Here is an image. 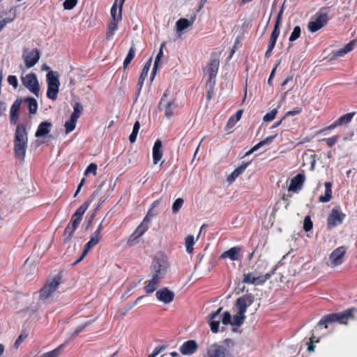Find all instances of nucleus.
<instances>
[{
    "label": "nucleus",
    "mask_w": 357,
    "mask_h": 357,
    "mask_svg": "<svg viewBox=\"0 0 357 357\" xmlns=\"http://www.w3.org/2000/svg\"><path fill=\"white\" fill-rule=\"evenodd\" d=\"M13 142L15 157L20 161H24L28 144V133L24 124L19 123L17 125Z\"/></svg>",
    "instance_id": "obj_1"
},
{
    "label": "nucleus",
    "mask_w": 357,
    "mask_h": 357,
    "mask_svg": "<svg viewBox=\"0 0 357 357\" xmlns=\"http://www.w3.org/2000/svg\"><path fill=\"white\" fill-rule=\"evenodd\" d=\"M355 312H357V310L353 307L347 309L341 312H335L324 315L318 322L317 327L324 326L325 328H327L328 324L333 323L347 324L349 319H354V314Z\"/></svg>",
    "instance_id": "obj_2"
},
{
    "label": "nucleus",
    "mask_w": 357,
    "mask_h": 357,
    "mask_svg": "<svg viewBox=\"0 0 357 357\" xmlns=\"http://www.w3.org/2000/svg\"><path fill=\"white\" fill-rule=\"evenodd\" d=\"M254 300L255 296L250 293L246 294L236 299L235 307L238 310V312L233 317L231 321L232 326L238 327L243 324L245 319V313L246 312L247 308L253 303Z\"/></svg>",
    "instance_id": "obj_3"
},
{
    "label": "nucleus",
    "mask_w": 357,
    "mask_h": 357,
    "mask_svg": "<svg viewBox=\"0 0 357 357\" xmlns=\"http://www.w3.org/2000/svg\"><path fill=\"white\" fill-rule=\"evenodd\" d=\"M169 267V261L167 257L163 254L158 255L151 264L152 276H157V278L162 280Z\"/></svg>",
    "instance_id": "obj_4"
},
{
    "label": "nucleus",
    "mask_w": 357,
    "mask_h": 357,
    "mask_svg": "<svg viewBox=\"0 0 357 357\" xmlns=\"http://www.w3.org/2000/svg\"><path fill=\"white\" fill-rule=\"evenodd\" d=\"M329 17L326 9L322 8L311 17L307 24V29L310 32L314 33L326 26Z\"/></svg>",
    "instance_id": "obj_5"
},
{
    "label": "nucleus",
    "mask_w": 357,
    "mask_h": 357,
    "mask_svg": "<svg viewBox=\"0 0 357 357\" xmlns=\"http://www.w3.org/2000/svg\"><path fill=\"white\" fill-rule=\"evenodd\" d=\"M275 270L276 266L265 275H259L256 272L244 274L242 282L245 284L262 285L275 274Z\"/></svg>",
    "instance_id": "obj_6"
},
{
    "label": "nucleus",
    "mask_w": 357,
    "mask_h": 357,
    "mask_svg": "<svg viewBox=\"0 0 357 357\" xmlns=\"http://www.w3.org/2000/svg\"><path fill=\"white\" fill-rule=\"evenodd\" d=\"M61 275L58 274L54 276L51 281L47 282L40 291V298H48L57 289L61 282Z\"/></svg>",
    "instance_id": "obj_7"
},
{
    "label": "nucleus",
    "mask_w": 357,
    "mask_h": 357,
    "mask_svg": "<svg viewBox=\"0 0 357 357\" xmlns=\"http://www.w3.org/2000/svg\"><path fill=\"white\" fill-rule=\"evenodd\" d=\"M347 248L344 245L340 246L335 249L329 255L330 264L328 266L335 267L341 265L344 261V257Z\"/></svg>",
    "instance_id": "obj_8"
},
{
    "label": "nucleus",
    "mask_w": 357,
    "mask_h": 357,
    "mask_svg": "<svg viewBox=\"0 0 357 357\" xmlns=\"http://www.w3.org/2000/svg\"><path fill=\"white\" fill-rule=\"evenodd\" d=\"M102 239V234L94 231L90 236V240L84 245V250L79 258L77 259L73 265H76L80 261H82L85 257L87 255L88 252L97 244H98Z\"/></svg>",
    "instance_id": "obj_9"
},
{
    "label": "nucleus",
    "mask_w": 357,
    "mask_h": 357,
    "mask_svg": "<svg viewBox=\"0 0 357 357\" xmlns=\"http://www.w3.org/2000/svg\"><path fill=\"white\" fill-rule=\"evenodd\" d=\"M346 214L342 213L340 207L333 208L327 218V227L328 229H332L337 225H341Z\"/></svg>",
    "instance_id": "obj_10"
},
{
    "label": "nucleus",
    "mask_w": 357,
    "mask_h": 357,
    "mask_svg": "<svg viewBox=\"0 0 357 357\" xmlns=\"http://www.w3.org/2000/svg\"><path fill=\"white\" fill-rule=\"evenodd\" d=\"M23 85L26 87L31 93L38 97L40 92V86L35 73H31L22 78Z\"/></svg>",
    "instance_id": "obj_11"
},
{
    "label": "nucleus",
    "mask_w": 357,
    "mask_h": 357,
    "mask_svg": "<svg viewBox=\"0 0 357 357\" xmlns=\"http://www.w3.org/2000/svg\"><path fill=\"white\" fill-rule=\"evenodd\" d=\"M219 66V59L211 58L206 67L203 69L204 78H206V79L216 80Z\"/></svg>",
    "instance_id": "obj_12"
},
{
    "label": "nucleus",
    "mask_w": 357,
    "mask_h": 357,
    "mask_svg": "<svg viewBox=\"0 0 357 357\" xmlns=\"http://www.w3.org/2000/svg\"><path fill=\"white\" fill-rule=\"evenodd\" d=\"M207 357H231L229 349L224 345L213 344L207 349Z\"/></svg>",
    "instance_id": "obj_13"
},
{
    "label": "nucleus",
    "mask_w": 357,
    "mask_h": 357,
    "mask_svg": "<svg viewBox=\"0 0 357 357\" xmlns=\"http://www.w3.org/2000/svg\"><path fill=\"white\" fill-rule=\"evenodd\" d=\"M283 11H284V8H283V7H282L278 16H277L276 21H275V23L274 25V28L272 31V33H271L270 38H269V41L268 43V46H269V47H275V46L277 40L278 38V36H279L280 32V24L282 23V20Z\"/></svg>",
    "instance_id": "obj_14"
},
{
    "label": "nucleus",
    "mask_w": 357,
    "mask_h": 357,
    "mask_svg": "<svg viewBox=\"0 0 357 357\" xmlns=\"http://www.w3.org/2000/svg\"><path fill=\"white\" fill-rule=\"evenodd\" d=\"M305 179V176L303 174H298L291 179L288 190L289 192H298L303 188Z\"/></svg>",
    "instance_id": "obj_15"
},
{
    "label": "nucleus",
    "mask_w": 357,
    "mask_h": 357,
    "mask_svg": "<svg viewBox=\"0 0 357 357\" xmlns=\"http://www.w3.org/2000/svg\"><path fill=\"white\" fill-rule=\"evenodd\" d=\"M40 54L38 49L32 50L29 54H23L24 60L26 68H30L34 66L40 59Z\"/></svg>",
    "instance_id": "obj_16"
},
{
    "label": "nucleus",
    "mask_w": 357,
    "mask_h": 357,
    "mask_svg": "<svg viewBox=\"0 0 357 357\" xmlns=\"http://www.w3.org/2000/svg\"><path fill=\"white\" fill-rule=\"evenodd\" d=\"M157 299L165 304L170 303L174 298V293L167 287H163L155 294Z\"/></svg>",
    "instance_id": "obj_17"
},
{
    "label": "nucleus",
    "mask_w": 357,
    "mask_h": 357,
    "mask_svg": "<svg viewBox=\"0 0 357 357\" xmlns=\"http://www.w3.org/2000/svg\"><path fill=\"white\" fill-rule=\"evenodd\" d=\"M197 349L198 345L196 341L190 340L183 342L179 351L183 355H192L197 351Z\"/></svg>",
    "instance_id": "obj_18"
},
{
    "label": "nucleus",
    "mask_w": 357,
    "mask_h": 357,
    "mask_svg": "<svg viewBox=\"0 0 357 357\" xmlns=\"http://www.w3.org/2000/svg\"><path fill=\"white\" fill-rule=\"evenodd\" d=\"M21 103V99L17 98L11 106L10 112V123L13 126L16 125L19 119Z\"/></svg>",
    "instance_id": "obj_19"
},
{
    "label": "nucleus",
    "mask_w": 357,
    "mask_h": 357,
    "mask_svg": "<svg viewBox=\"0 0 357 357\" xmlns=\"http://www.w3.org/2000/svg\"><path fill=\"white\" fill-rule=\"evenodd\" d=\"M241 251V248L240 247H233L229 249L227 251H225L221 255V259H227L229 258L231 261H238L241 259L240 252Z\"/></svg>",
    "instance_id": "obj_20"
},
{
    "label": "nucleus",
    "mask_w": 357,
    "mask_h": 357,
    "mask_svg": "<svg viewBox=\"0 0 357 357\" xmlns=\"http://www.w3.org/2000/svg\"><path fill=\"white\" fill-rule=\"evenodd\" d=\"M151 65V59H150L145 63L144 68H142V70L141 72V74H140V76H139V80H138V83H137L138 90H137V98L139 95V93H140L141 89L142 88L144 82L146 77H147V75H148L149 70L150 69Z\"/></svg>",
    "instance_id": "obj_21"
},
{
    "label": "nucleus",
    "mask_w": 357,
    "mask_h": 357,
    "mask_svg": "<svg viewBox=\"0 0 357 357\" xmlns=\"http://www.w3.org/2000/svg\"><path fill=\"white\" fill-rule=\"evenodd\" d=\"M98 195H99V190H95L91 195L88 201L85 202L82 205H81L76 210V211L74 214L82 218L83 215L84 214L85 211L87 210V208L89 206L90 202H91L93 199H95L96 197L98 196Z\"/></svg>",
    "instance_id": "obj_22"
},
{
    "label": "nucleus",
    "mask_w": 357,
    "mask_h": 357,
    "mask_svg": "<svg viewBox=\"0 0 357 357\" xmlns=\"http://www.w3.org/2000/svg\"><path fill=\"white\" fill-rule=\"evenodd\" d=\"M162 141L160 139H157L153 147V160L154 164H157L162 159Z\"/></svg>",
    "instance_id": "obj_23"
},
{
    "label": "nucleus",
    "mask_w": 357,
    "mask_h": 357,
    "mask_svg": "<svg viewBox=\"0 0 357 357\" xmlns=\"http://www.w3.org/2000/svg\"><path fill=\"white\" fill-rule=\"evenodd\" d=\"M160 280L157 278V276H152V278L144 282V291L146 294H151L154 292L158 288Z\"/></svg>",
    "instance_id": "obj_24"
},
{
    "label": "nucleus",
    "mask_w": 357,
    "mask_h": 357,
    "mask_svg": "<svg viewBox=\"0 0 357 357\" xmlns=\"http://www.w3.org/2000/svg\"><path fill=\"white\" fill-rule=\"evenodd\" d=\"M222 307H219L215 312L210 314V327L213 333H216L219 330L220 321L214 320L221 312Z\"/></svg>",
    "instance_id": "obj_25"
},
{
    "label": "nucleus",
    "mask_w": 357,
    "mask_h": 357,
    "mask_svg": "<svg viewBox=\"0 0 357 357\" xmlns=\"http://www.w3.org/2000/svg\"><path fill=\"white\" fill-rule=\"evenodd\" d=\"M52 126V125L50 122H48V121L41 122L38 127V129L35 133V136L36 137H40L47 135L50 132V128H51Z\"/></svg>",
    "instance_id": "obj_26"
},
{
    "label": "nucleus",
    "mask_w": 357,
    "mask_h": 357,
    "mask_svg": "<svg viewBox=\"0 0 357 357\" xmlns=\"http://www.w3.org/2000/svg\"><path fill=\"white\" fill-rule=\"evenodd\" d=\"M325 185V194L324 195H321L319 197V201L322 203L328 202L333 197L332 192V186L333 184L331 182L327 181L324 183Z\"/></svg>",
    "instance_id": "obj_27"
},
{
    "label": "nucleus",
    "mask_w": 357,
    "mask_h": 357,
    "mask_svg": "<svg viewBox=\"0 0 357 357\" xmlns=\"http://www.w3.org/2000/svg\"><path fill=\"white\" fill-rule=\"evenodd\" d=\"M249 164V162H245L236 168L227 177V181L229 183H232L237 178V177L239 176L240 174L244 172Z\"/></svg>",
    "instance_id": "obj_28"
},
{
    "label": "nucleus",
    "mask_w": 357,
    "mask_h": 357,
    "mask_svg": "<svg viewBox=\"0 0 357 357\" xmlns=\"http://www.w3.org/2000/svg\"><path fill=\"white\" fill-rule=\"evenodd\" d=\"M276 136H277V135L269 136V137H266V139L261 140L258 144L255 145L251 149H250L248 151H247L244 156L245 157L248 156L250 154H252L253 152H255V151L258 150L261 146H263L266 144H271L273 141V139L276 137Z\"/></svg>",
    "instance_id": "obj_29"
},
{
    "label": "nucleus",
    "mask_w": 357,
    "mask_h": 357,
    "mask_svg": "<svg viewBox=\"0 0 357 357\" xmlns=\"http://www.w3.org/2000/svg\"><path fill=\"white\" fill-rule=\"evenodd\" d=\"M215 84L216 80L206 79V98L207 101H210L213 96Z\"/></svg>",
    "instance_id": "obj_30"
},
{
    "label": "nucleus",
    "mask_w": 357,
    "mask_h": 357,
    "mask_svg": "<svg viewBox=\"0 0 357 357\" xmlns=\"http://www.w3.org/2000/svg\"><path fill=\"white\" fill-rule=\"evenodd\" d=\"M117 1L116 0L111 8V16L113 20H121L122 19V8L125 0H121L119 13L116 14L117 11Z\"/></svg>",
    "instance_id": "obj_31"
},
{
    "label": "nucleus",
    "mask_w": 357,
    "mask_h": 357,
    "mask_svg": "<svg viewBox=\"0 0 357 357\" xmlns=\"http://www.w3.org/2000/svg\"><path fill=\"white\" fill-rule=\"evenodd\" d=\"M60 84H47V96L52 100L57 98Z\"/></svg>",
    "instance_id": "obj_32"
},
{
    "label": "nucleus",
    "mask_w": 357,
    "mask_h": 357,
    "mask_svg": "<svg viewBox=\"0 0 357 357\" xmlns=\"http://www.w3.org/2000/svg\"><path fill=\"white\" fill-rule=\"evenodd\" d=\"M121 20H112L108 25V29L106 33V38L107 40H110L113 38V36L115 33V31L118 29V24L119 22Z\"/></svg>",
    "instance_id": "obj_33"
},
{
    "label": "nucleus",
    "mask_w": 357,
    "mask_h": 357,
    "mask_svg": "<svg viewBox=\"0 0 357 357\" xmlns=\"http://www.w3.org/2000/svg\"><path fill=\"white\" fill-rule=\"evenodd\" d=\"M164 46H165V43H162L161 45V46H160V51H159V52L158 53V54H157V56L155 57L154 65H153V68L152 69L151 74V77H150L151 81H153V79H154V77H155V75L156 74V72H157L158 64H159V63L160 61L161 58L163 56L162 48H163Z\"/></svg>",
    "instance_id": "obj_34"
},
{
    "label": "nucleus",
    "mask_w": 357,
    "mask_h": 357,
    "mask_svg": "<svg viewBox=\"0 0 357 357\" xmlns=\"http://www.w3.org/2000/svg\"><path fill=\"white\" fill-rule=\"evenodd\" d=\"M176 105L174 100H170L165 105V115L169 119L174 115V109Z\"/></svg>",
    "instance_id": "obj_35"
},
{
    "label": "nucleus",
    "mask_w": 357,
    "mask_h": 357,
    "mask_svg": "<svg viewBox=\"0 0 357 357\" xmlns=\"http://www.w3.org/2000/svg\"><path fill=\"white\" fill-rule=\"evenodd\" d=\"M46 77L47 84H60L59 75L57 72L51 70L47 73Z\"/></svg>",
    "instance_id": "obj_36"
},
{
    "label": "nucleus",
    "mask_w": 357,
    "mask_h": 357,
    "mask_svg": "<svg viewBox=\"0 0 357 357\" xmlns=\"http://www.w3.org/2000/svg\"><path fill=\"white\" fill-rule=\"evenodd\" d=\"M24 102L28 103L29 112L30 114H34L38 110L37 100L32 97H29L24 99Z\"/></svg>",
    "instance_id": "obj_37"
},
{
    "label": "nucleus",
    "mask_w": 357,
    "mask_h": 357,
    "mask_svg": "<svg viewBox=\"0 0 357 357\" xmlns=\"http://www.w3.org/2000/svg\"><path fill=\"white\" fill-rule=\"evenodd\" d=\"M355 114L356 112H352L341 116L340 118L337 119L339 126H340L342 125H347L351 121L353 117L355 116Z\"/></svg>",
    "instance_id": "obj_38"
},
{
    "label": "nucleus",
    "mask_w": 357,
    "mask_h": 357,
    "mask_svg": "<svg viewBox=\"0 0 357 357\" xmlns=\"http://www.w3.org/2000/svg\"><path fill=\"white\" fill-rule=\"evenodd\" d=\"M354 42L353 40L350 41L348 44H347L343 48L338 50L335 55L340 56H344V54L350 52L354 50Z\"/></svg>",
    "instance_id": "obj_39"
},
{
    "label": "nucleus",
    "mask_w": 357,
    "mask_h": 357,
    "mask_svg": "<svg viewBox=\"0 0 357 357\" xmlns=\"http://www.w3.org/2000/svg\"><path fill=\"white\" fill-rule=\"evenodd\" d=\"M83 111V107L79 102H75L73 105V112L72 113L70 118L77 120Z\"/></svg>",
    "instance_id": "obj_40"
},
{
    "label": "nucleus",
    "mask_w": 357,
    "mask_h": 357,
    "mask_svg": "<svg viewBox=\"0 0 357 357\" xmlns=\"http://www.w3.org/2000/svg\"><path fill=\"white\" fill-rule=\"evenodd\" d=\"M195 243L194 236L189 235L185 238V245L186 248V251L188 253L190 254L193 251V246Z\"/></svg>",
    "instance_id": "obj_41"
},
{
    "label": "nucleus",
    "mask_w": 357,
    "mask_h": 357,
    "mask_svg": "<svg viewBox=\"0 0 357 357\" xmlns=\"http://www.w3.org/2000/svg\"><path fill=\"white\" fill-rule=\"evenodd\" d=\"M135 50L134 46L132 45L130 48L128 53L126 59H124V61H123V68H126L128 66L130 63L132 61V60L135 57Z\"/></svg>",
    "instance_id": "obj_42"
},
{
    "label": "nucleus",
    "mask_w": 357,
    "mask_h": 357,
    "mask_svg": "<svg viewBox=\"0 0 357 357\" xmlns=\"http://www.w3.org/2000/svg\"><path fill=\"white\" fill-rule=\"evenodd\" d=\"M190 26V22L188 19L180 18L176 23L178 31H182Z\"/></svg>",
    "instance_id": "obj_43"
},
{
    "label": "nucleus",
    "mask_w": 357,
    "mask_h": 357,
    "mask_svg": "<svg viewBox=\"0 0 357 357\" xmlns=\"http://www.w3.org/2000/svg\"><path fill=\"white\" fill-rule=\"evenodd\" d=\"M140 128V123L137 121L133 126L132 131L129 137V140L131 143H134L137 139V136Z\"/></svg>",
    "instance_id": "obj_44"
},
{
    "label": "nucleus",
    "mask_w": 357,
    "mask_h": 357,
    "mask_svg": "<svg viewBox=\"0 0 357 357\" xmlns=\"http://www.w3.org/2000/svg\"><path fill=\"white\" fill-rule=\"evenodd\" d=\"M76 228H74L70 223H68L64 230L65 241H68L71 239Z\"/></svg>",
    "instance_id": "obj_45"
},
{
    "label": "nucleus",
    "mask_w": 357,
    "mask_h": 357,
    "mask_svg": "<svg viewBox=\"0 0 357 357\" xmlns=\"http://www.w3.org/2000/svg\"><path fill=\"white\" fill-rule=\"evenodd\" d=\"M77 120H75L73 118H70L69 121H66L65 123V128H66V133H69L74 130L76 126V123Z\"/></svg>",
    "instance_id": "obj_46"
},
{
    "label": "nucleus",
    "mask_w": 357,
    "mask_h": 357,
    "mask_svg": "<svg viewBox=\"0 0 357 357\" xmlns=\"http://www.w3.org/2000/svg\"><path fill=\"white\" fill-rule=\"evenodd\" d=\"M65 344H62L54 350L47 352L45 354V357H58L61 351V349L64 348Z\"/></svg>",
    "instance_id": "obj_47"
},
{
    "label": "nucleus",
    "mask_w": 357,
    "mask_h": 357,
    "mask_svg": "<svg viewBox=\"0 0 357 357\" xmlns=\"http://www.w3.org/2000/svg\"><path fill=\"white\" fill-rule=\"evenodd\" d=\"M301 27L299 26H296L294 28V30L289 36V41L294 42L296 40H297L301 36Z\"/></svg>",
    "instance_id": "obj_48"
},
{
    "label": "nucleus",
    "mask_w": 357,
    "mask_h": 357,
    "mask_svg": "<svg viewBox=\"0 0 357 357\" xmlns=\"http://www.w3.org/2000/svg\"><path fill=\"white\" fill-rule=\"evenodd\" d=\"M148 225H145V224H140L133 233L140 238L148 230Z\"/></svg>",
    "instance_id": "obj_49"
},
{
    "label": "nucleus",
    "mask_w": 357,
    "mask_h": 357,
    "mask_svg": "<svg viewBox=\"0 0 357 357\" xmlns=\"http://www.w3.org/2000/svg\"><path fill=\"white\" fill-rule=\"evenodd\" d=\"M28 337V333L26 331H23L21 332L20 335L18 336L17 340L14 343V347L17 349L21 343Z\"/></svg>",
    "instance_id": "obj_50"
},
{
    "label": "nucleus",
    "mask_w": 357,
    "mask_h": 357,
    "mask_svg": "<svg viewBox=\"0 0 357 357\" xmlns=\"http://www.w3.org/2000/svg\"><path fill=\"white\" fill-rule=\"evenodd\" d=\"M184 203V200L182 198L176 199L172 205V211L174 213H176L183 206Z\"/></svg>",
    "instance_id": "obj_51"
},
{
    "label": "nucleus",
    "mask_w": 357,
    "mask_h": 357,
    "mask_svg": "<svg viewBox=\"0 0 357 357\" xmlns=\"http://www.w3.org/2000/svg\"><path fill=\"white\" fill-rule=\"evenodd\" d=\"M278 114V109H273L270 112L266 114L263 118L264 121L270 122L275 119L276 115Z\"/></svg>",
    "instance_id": "obj_52"
},
{
    "label": "nucleus",
    "mask_w": 357,
    "mask_h": 357,
    "mask_svg": "<svg viewBox=\"0 0 357 357\" xmlns=\"http://www.w3.org/2000/svg\"><path fill=\"white\" fill-rule=\"evenodd\" d=\"M340 139V136L338 135H334L331 137H328V138H324V139H322L323 141L326 142L327 145L329 146V147H333L337 142V141L339 140Z\"/></svg>",
    "instance_id": "obj_53"
},
{
    "label": "nucleus",
    "mask_w": 357,
    "mask_h": 357,
    "mask_svg": "<svg viewBox=\"0 0 357 357\" xmlns=\"http://www.w3.org/2000/svg\"><path fill=\"white\" fill-rule=\"evenodd\" d=\"M313 227V223L310 216H306L303 221V229L305 231H310Z\"/></svg>",
    "instance_id": "obj_54"
},
{
    "label": "nucleus",
    "mask_w": 357,
    "mask_h": 357,
    "mask_svg": "<svg viewBox=\"0 0 357 357\" xmlns=\"http://www.w3.org/2000/svg\"><path fill=\"white\" fill-rule=\"evenodd\" d=\"M82 218L73 214L71 217V219H70V221L69 223L71 224V225L74 227V228H77L78 226L79 225L81 221H82Z\"/></svg>",
    "instance_id": "obj_55"
},
{
    "label": "nucleus",
    "mask_w": 357,
    "mask_h": 357,
    "mask_svg": "<svg viewBox=\"0 0 357 357\" xmlns=\"http://www.w3.org/2000/svg\"><path fill=\"white\" fill-rule=\"evenodd\" d=\"M77 3V0H65L63 2V8L66 10L73 9Z\"/></svg>",
    "instance_id": "obj_56"
},
{
    "label": "nucleus",
    "mask_w": 357,
    "mask_h": 357,
    "mask_svg": "<svg viewBox=\"0 0 357 357\" xmlns=\"http://www.w3.org/2000/svg\"><path fill=\"white\" fill-rule=\"evenodd\" d=\"M315 339V337L314 336V335H312L310 339V342L307 343V351L309 352H313L314 351V348H315V346H314V342H319V340L317 339V340H314Z\"/></svg>",
    "instance_id": "obj_57"
},
{
    "label": "nucleus",
    "mask_w": 357,
    "mask_h": 357,
    "mask_svg": "<svg viewBox=\"0 0 357 357\" xmlns=\"http://www.w3.org/2000/svg\"><path fill=\"white\" fill-rule=\"evenodd\" d=\"M222 322L225 325H231V316L228 311H226L223 313L222 317Z\"/></svg>",
    "instance_id": "obj_58"
},
{
    "label": "nucleus",
    "mask_w": 357,
    "mask_h": 357,
    "mask_svg": "<svg viewBox=\"0 0 357 357\" xmlns=\"http://www.w3.org/2000/svg\"><path fill=\"white\" fill-rule=\"evenodd\" d=\"M97 165L95 163H91L86 169L84 174L87 175L89 172H92L94 176L97 174Z\"/></svg>",
    "instance_id": "obj_59"
},
{
    "label": "nucleus",
    "mask_w": 357,
    "mask_h": 357,
    "mask_svg": "<svg viewBox=\"0 0 357 357\" xmlns=\"http://www.w3.org/2000/svg\"><path fill=\"white\" fill-rule=\"evenodd\" d=\"M301 112H302V108L296 107L292 110L288 111L283 116V119H285L286 117L289 116H295V115L299 114L300 113H301Z\"/></svg>",
    "instance_id": "obj_60"
},
{
    "label": "nucleus",
    "mask_w": 357,
    "mask_h": 357,
    "mask_svg": "<svg viewBox=\"0 0 357 357\" xmlns=\"http://www.w3.org/2000/svg\"><path fill=\"white\" fill-rule=\"evenodd\" d=\"M167 348V346L165 345H160V346H158L150 354V356L151 357H155L157 356L160 352H162V351L165 350Z\"/></svg>",
    "instance_id": "obj_61"
},
{
    "label": "nucleus",
    "mask_w": 357,
    "mask_h": 357,
    "mask_svg": "<svg viewBox=\"0 0 357 357\" xmlns=\"http://www.w3.org/2000/svg\"><path fill=\"white\" fill-rule=\"evenodd\" d=\"M236 122L237 121H235L234 116H231L227 123L225 130L229 131L230 129L233 128Z\"/></svg>",
    "instance_id": "obj_62"
},
{
    "label": "nucleus",
    "mask_w": 357,
    "mask_h": 357,
    "mask_svg": "<svg viewBox=\"0 0 357 357\" xmlns=\"http://www.w3.org/2000/svg\"><path fill=\"white\" fill-rule=\"evenodd\" d=\"M138 238L139 237L135 233H132L128 239V244L130 246L134 245L138 242Z\"/></svg>",
    "instance_id": "obj_63"
},
{
    "label": "nucleus",
    "mask_w": 357,
    "mask_h": 357,
    "mask_svg": "<svg viewBox=\"0 0 357 357\" xmlns=\"http://www.w3.org/2000/svg\"><path fill=\"white\" fill-rule=\"evenodd\" d=\"M8 82L12 85L15 89H16L18 86V82H17V77L15 76V75H9L8 77Z\"/></svg>",
    "instance_id": "obj_64"
}]
</instances>
